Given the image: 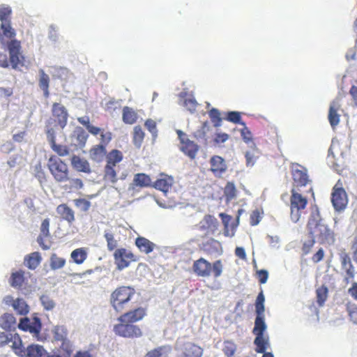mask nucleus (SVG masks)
I'll use <instances>...</instances> for the list:
<instances>
[{
  "instance_id": "1",
  "label": "nucleus",
  "mask_w": 357,
  "mask_h": 357,
  "mask_svg": "<svg viewBox=\"0 0 357 357\" xmlns=\"http://www.w3.org/2000/svg\"><path fill=\"white\" fill-rule=\"evenodd\" d=\"M147 314L146 307H139L120 315L113 331L115 335L127 339H137L143 336L142 328L135 323L142 321Z\"/></svg>"
},
{
  "instance_id": "2",
  "label": "nucleus",
  "mask_w": 357,
  "mask_h": 357,
  "mask_svg": "<svg viewBox=\"0 0 357 357\" xmlns=\"http://www.w3.org/2000/svg\"><path fill=\"white\" fill-rule=\"evenodd\" d=\"M17 32L12 23L7 22L0 24V45L8 50L12 68L17 69L25 66V56L22 50L21 41L16 38Z\"/></svg>"
},
{
  "instance_id": "3",
  "label": "nucleus",
  "mask_w": 357,
  "mask_h": 357,
  "mask_svg": "<svg viewBox=\"0 0 357 357\" xmlns=\"http://www.w3.org/2000/svg\"><path fill=\"white\" fill-rule=\"evenodd\" d=\"M47 167L56 183H65L63 185L65 190L73 192L84 187L83 181L79 178H72L68 164L56 155L50 156Z\"/></svg>"
},
{
  "instance_id": "4",
  "label": "nucleus",
  "mask_w": 357,
  "mask_h": 357,
  "mask_svg": "<svg viewBox=\"0 0 357 357\" xmlns=\"http://www.w3.org/2000/svg\"><path fill=\"white\" fill-rule=\"evenodd\" d=\"M307 230L308 236L317 238L321 244H331L335 241L334 232L324 223L317 206L311 208Z\"/></svg>"
},
{
  "instance_id": "5",
  "label": "nucleus",
  "mask_w": 357,
  "mask_h": 357,
  "mask_svg": "<svg viewBox=\"0 0 357 357\" xmlns=\"http://www.w3.org/2000/svg\"><path fill=\"white\" fill-rule=\"evenodd\" d=\"M123 159V153L118 149H112L108 152L105 159L106 164L104 167L103 179L105 182L112 184L116 183L119 179L123 180L126 177V174H121L118 176L119 172V163Z\"/></svg>"
},
{
  "instance_id": "6",
  "label": "nucleus",
  "mask_w": 357,
  "mask_h": 357,
  "mask_svg": "<svg viewBox=\"0 0 357 357\" xmlns=\"http://www.w3.org/2000/svg\"><path fill=\"white\" fill-rule=\"evenodd\" d=\"M192 271L197 277L208 278L213 275L214 278L221 276L223 271V264L220 259L216 260L213 263L203 257L194 261Z\"/></svg>"
},
{
  "instance_id": "7",
  "label": "nucleus",
  "mask_w": 357,
  "mask_h": 357,
  "mask_svg": "<svg viewBox=\"0 0 357 357\" xmlns=\"http://www.w3.org/2000/svg\"><path fill=\"white\" fill-rule=\"evenodd\" d=\"M68 113L61 103L54 102L52 106V116L45 123V133L56 132L57 128L63 129L67 125Z\"/></svg>"
},
{
  "instance_id": "8",
  "label": "nucleus",
  "mask_w": 357,
  "mask_h": 357,
  "mask_svg": "<svg viewBox=\"0 0 357 357\" xmlns=\"http://www.w3.org/2000/svg\"><path fill=\"white\" fill-rule=\"evenodd\" d=\"M266 328L264 314H257L252 330V333L255 335L254 344L256 346L255 351L257 353H264L269 347L268 337L264 335Z\"/></svg>"
},
{
  "instance_id": "9",
  "label": "nucleus",
  "mask_w": 357,
  "mask_h": 357,
  "mask_svg": "<svg viewBox=\"0 0 357 357\" xmlns=\"http://www.w3.org/2000/svg\"><path fill=\"white\" fill-rule=\"evenodd\" d=\"M135 294V290L126 286L117 287L110 296V304L117 312H121L126 308V305Z\"/></svg>"
},
{
  "instance_id": "10",
  "label": "nucleus",
  "mask_w": 357,
  "mask_h": 357,
  "mask_svg": "<svg viewBox=\"0 0 357 357\" xmlns=\"http://www.w3.org/2000/svg\"><path fill=\"white\" fill-rule=\"evenodd\" d=\"M307 204V198L303 197L295 188H292L290 197V217L294 222H297L300 220L303 211L306 208Z\"/></svg>"
},
{
  "instance_id": "11",
  "label": "nucleus",
  "mask_w": 357,
  "mask_h": 357,
  "mask_svg": "<svg viewBox=\"0 0 357 357\" xmlns=\"http://www.w3.org/2000/svg\"><path fill=\"white\" fill-rule=\"evenodd\" d=\"M176 133L180 141V150L189 158L194 160L199 151V146L188 139L187 135L182 130H177Z\"/></svg>"
},
{
  "instance_id": "12",
  "label": "nucleus",
  "mask_w": 357,
  "mask_h": 357,
  "mask_svg": "<svg viewBox=\"0 0 357 357\" xmlns=\"http://www.w3.org/2000/svg\"><path fill=\"white\" fill-rule=\"evenodd\" d=\"M114 259L117 269L120 271L128 267L131 262L137 261L135 255L124 248L114 251Z\"/></svg>"
},
{
  "instance_id": "13",
  "label": "nucleus",
  "mask_w": 357,
  "mask_h": 357,
  "mask_svg": "<svg viewBox=\"0 0 357 357\" xmlns=\"http://www.w3.org/2000/svg\"><path fill=\"white\" fill-rule=\"evenodd\" d=\"M291 176L293 179V188L305 186L310 181L307 175V169L298 164L291 167Z\"/></svg>"
},
{
  "instance_id": "14",
  "label": "nucleus",
  "mask_w": 357,
  "mask_h": 357,
  "mask_svg": "<svg viewBox=\"0 0 357 357\" xmlns=\"http://www.w3.org/2000/svg\"><path fill=\"white\" fill-rule=\"evenodd\" d=\"M18 328L23 331L29 332L33 336L38 337L40 333L42 324L38 317H33L32 320L26 317L20 319Z\"/></svg>"
},
{
  "instance_id": "15",
  "label": "nucleus",
  "mask_w": 357,
  "mask_h": 357,
  "mask_svg": "<svg viewBox=\"0 0 357 357\" xmlns=\"http://www.w3.org/2000/svg\"><path fill=\"white\" fill-rule=\"evenodd\" d=\"M210 171L215 177L221 178L227 170V165L223 158L220 155H213L210 160Z\"/></svg>"
},
{
  "instance_id": "16",
  "label": "nucleus",
  "mask_w": 357,
  "mask_h": 357,
  "mask_svg": "<svg viewBox=\"0 0 357 357\" xmlns=\"http://www.w3.org/2000/svg\"><path fill=\"white\" fill-rule=\"evenodd\" d=\"M331 202L335 210L340 211L345 208L347 204V196L342 188H333Z\"/></svg>"
},
{
  "instance_id": "17",
  "label": "nucleus",
  "mask_w": 357,
  "mask_h": 357,
  "mask_svg": "<svg viewBox=\"0 0 357 357\" xmlns=\"http://www.w3.org/2000/svg\"><path fill=\"white\" fill-rule=\"evenodd\" d=\"M47 141L52 150L57 154L58 157H65L69 155L70 149L67 145L59 144L56 142V132L46 133Z\"/></svg>"
},
{
  "instance_id": "18",
  "label": "nucleus",
  "mask_w": 357,
  "mask_h": 357,
  "mask_svg": "<svg viewBox=\"0 0 357 357\" xmlns=\"http://www.w3.org/2000/svg\"><path fill=\"white\" fill-rule=\"evenodd\" d=\"M201 249L205 253L211 255H220L222 253V247L221 243L214 238H210L205 242H203Z\"/></svg>"
},
{
  "instance_id": "19",
  "label": "nucleus",
  "mask_w": 357,
  "mask_h": 357,
  "mask_svg": "<svg viewBox=\"0 0 357 357\" xmlns=\"http://www.w3.org/2000/svg\"><path fill=\"white\" fill-rule=\"evenodd\" d=\"M108 152L104 145L96 144L89 151L90 159L96 162L100 163L107 158Z\"/></svg>"
},
{
  "instance_id": "20",
  "label": "nucleus",
  "mask_w": 357,
  "mask_h": 357,
  "mask_svg": "<svg viewBox=\"0 0 357 357\" xmlns=\"http://www.w3.org/2000/svg\"><path fill=\"white\" fill-rule=\"evenodd\" d=\"M71 165L73 167L79 172L86 174H90L91 169L89 162L84 158H81L79 156L74 155L71 158Z\"/></svg>"
},
{
  "instance_id": "21",
  "label": "nucleus",
  "mask_w": 357,
  "mask_h": 357,
  "mask_svg": "<svg viewBox=\"0 0 357 357\" xmlns=\"http://www.w3.org/2000/svg\"><path fill=\"white\" fill-rule=\"evenodd\" d=\"M10 342L12 343L10 347L16 355L20 357H24L26 356L25 349L22 345L21 337L18 334H10L9 343Z\"/></svg>"
},
{
  "instance_id": "22",
  "label": "nucleus",
  "mask_w": 357,
  "mask_h": 357,
  "mask_svg": "<svg viewBox=\"0 0 357 357\" xmlns=\"http://www.w3.org/2000/svg\"><path fill=\"white\" fill-rule=\"evenodd\" d=\"M340 105L337 101H333L329 107L328 119L333 128L337 126L340 121V115L337 113Z\"/></svg>"
},
{
  "instance_id": "23",
  "label": "nucleus",
  "mask_w": 357,
  "mask_h": 357,
  "mask_svg": "<svg viewBox=\"0 0 357 357\" xmlns=\"http://www.w3.org/2000/svg\"><path fill=\"white\" fill-rule=\"evenodd\" d=\"M56 210L60 217L63 220L67 221L69 224H72L75 221L74 211L67 204H59L56 207Z\"/></svg>"
},
{
  "instance_id": "24",
  "label": "nucleus",
  "mask_w": 357,
  "mask_h": 357,
  "mask_svg": "<svg viewBox=\"0 0 357 357\" xmlns=\"http://www.w3.org/2000/svg\"><path fill=\"white\" fill-rule=\"evenodd\" d=\"M42 257L39 252H33L24 257V265L31 270H35L41 263Z\"/></svg>"
},
{
  "instance_id": "25",
  "label": "nucleus",
  "mask_w": 357,
  "mask_h": 357,
  "mask_svg": "<svg viewBox=\"0 0 357 357\" xmlns=\"http://www.w3.org/2000/svg\"><path fill=\"white\" fill-rule=\"evenodd\" d=\"M202 349L200 347L192 342H187L184 344L183 357H202Z\"/></svg>"
},
{
  "instance_id": "26",
  "label": "nucleus",
  "mask_w": 357,
  "mask_h": 357,
  "mask_svg": "<svg viewBox=\"0 0 357 357\" xmlns=\"http://www.w3.org/2000/svg\"><path fill=\"white\" fill-rule=\"evenodd\" d=\"M135 245L142 252L149 254L155 248V244L144 237H137L135 239Z\"/></svg>"
},
{
  "instance_id": "27",
  "label": "nucleus",
  "mask_w": 357,
  "mask_h": 357,
  "mask_svg": "<svg viewBox=\"0 0 357 357\" xmlns=\"http://www.w3.org/2000/svg\"><path fill=\"white\" fill-rule=\"evenodd\" d=\"M40 78L38 80V85L40 89L43 91L45 98H48L50 96L49 86H50V77L45 72L40 69L39 70Z\"/></svg>"
},
{
  "instance_id": "28",
  "label": "nucleus",
  "mask_w": 357,
  "mask_h": 357,
  "mask_svg": "<svg viewBox=\"0 0 357 357\" xmlns=\"http://www.w3.org/2000/svg\"><path fill=\"white\" fill-rule=\"evenodd\" d=\"M132 184L136 187H149L151 186V179L149 175L144 173H138L134 176Z\"/></svg>"
},
{
  "instance_id": "29",
  "label": "nucleus",
  "mask_w": 357,
  "mask_h": 357,
  "mask_svg": "<svg viewBox=\"0 0 357 357\" xmlns=\"http://www.w3.org/2000/svg\"><path fill=\"white\" fill-rule=\"evenodd\" d=\"M15 324L16 319L11 314L5 313L0 317V326L6 331L15 328Z\"/></svg>"
},
{
  "instance_id": "30",
  "label": "nucleus",
  "mask_w": 357,
  "mask_h": 357,
  "mask_svg": "<svg viewBox=\"0 0 357 357\" xmlns=\"http://www.w3.org/2000/svg\"><path fill=\"white\" fill-rule=\"evenodd\" d=\"M200 224L202 229L213 231L217 229L218 221L214 216L206 215Z\"/></svg>"
},
{
  "instance_id": "31",
  "label": "nucleus",
  "mask_w": 357,
  "mask_h": 357,
  "mask_svg": "<svg viewBox=\"0 0 357 357\" xmlns=\"http://www.w3.org/2000/svg\"><path fill=\"white\" fill-rule=\"evenodd\" d=\"M122 119L125 123L133 124L137 119V114L132 108L126 106L123 108Z\"/></svg>"
},
{
  "instance_id": "32",
  "label": "nucleus",
  "mask_w": 357,
  "mask_h": 357,
  "mask_svg": "<svg viewBox=\"0 0 357 357\" xmlns=\"http://www.w3.org/2000/svg\"><path fill=\"white\" fill-rule=\"evenodd\" d=\"M223 192L227 202L235 199L237 195V189L234 182L228 181L223 189Z\"/></svg>"
},
{
  "instance_id": "33",
  "label": "nucleus",
  "mask_w": 357,
  "mask_h": 357,
  "mask_svg": "<svg viewBox=\"0 0 357 357\" xmlns=\"http://www.w3.org/2000/svg\"><path fill=\"white\" fill-rule=\"evenodd\" d=\"M24 282V271L20 270L11 274L10 284L15 288H20Z\"/></svg>"
},
{
  "instance_id": "34",
  "label": "nucleus",
  "mask_w": 357,
  "mask_h": 357,
  "mask_svg": "<svg viewBox=\"0 0 357 357\" xmlns=\"http://www.w3.org/2000/svg\"><path fill=\"white\" fill-rule=\"evenodd\" d=\"M70 257L75 264H81L87 258L86 250L84 248H77L71 252Z\"/></svg>"
},
{
  "instance_id": "35",
  "label": "nucleus",
  "mask_w": 357,
  "mask_h": 357,
  "mask_svg": "<svg viewBox=\"0 0 357 357\" xmlns=\"http://www.w3.org/2000/svg\"><path fill=\"white\" fill-rule=\"evenodd\" d=\"M72 137L75 139L77 145L84 146L88 139V135L83 128L78 127L73 131Z\"/></svg>"
},
{
  "instance_id": "36",
  "label": "nucleus",
  "mask_w": 357,
  "mask_h": 357,
  "mask_svg": "<svg viewBox=\"0 0 357 357\" xmlns=\"http://www.w3.org/2000/svg\"><path fill=\"white\" fill-rule=\"evenodd\" d=\"M153 186L157 190L167 192L172 186V180L169 178H159L154 182Z\"/></svg>"
},
{
  "instance_id": "37",
  "label": "nucleus",
  "mask_w": 357,
  "mask_h": 357,
  "mask_svg": "<svg viewBox=\"0 0 357 357\" xmlns=\"http://www.w3.org/2000/svg\"><path fill=\"white\" fill-rule=\"evenodd\" d=\"M104 237L107 241V247L109 251H115L118 247V241L111 231H105Z\"/></svg>"
},
{
  "instance_id": "38",
  "label": "nucleus",
  "mask_w": 357,
  "mask_h": 357,
  "mask_svg": "<svg viewBox=\"0 0 357 357\" xmlns=\"http://www.w3.org/2000/svg\"><path fill=\"white\" fill-rule=\"evenodd\" d=\"M12 9L11 8L5 4L0 6V21L1 24L4 22H11Z\"/></svg>"
},
{
  "instance_id": "39",
  "label": "nucleus",
  "mask_w": 357,
  "mask_h": 357,
  "mask_svg": "<svg viewBox=\"0 0 357 357\" xmlns=\"http://www.w3.org/2000/svg\"><path fill=\"white\" fill-rule=\"evenodd\" d=\"M26 351V356L27 357H41L44 351L43 347L37 344L29 345Z\"/></svg>"
},
{
  "instance_id": "40",
  "label": "nucleus",
  "mask_w": 357,
  "mask_h": 357,
  "mask_svg": "<svg viewBox=\"0 0 357 357\" xmlns=\"http://www.w3.org/2000/svg\"><path fill=\"white\" fill-rule=\"evenodd\" d=\"M13 306L15 310L20 314L24 315L29 312V306L23 299H16L14 301Z\"/></svg>"
},
{
  "instance_id": "41",
  "label": "nucleus",
  "mask_w": 357,
  "mask_h": 357,
  "mask_svg": "<svg viewBox=\"0 0 357 357\" xmlns=\"http://www.w3.org/2000/svg\"><path fill=\"white\" fill-rule=\"evenodd\" d=\"M53 335L56 341H63L67 337V329L63 326H56L53 329Z\"/></svg>"
},
{
  "instance_id": "42",
  "label": "nucleus",
  "mask_w": 357,
  "mask_h": 357,
  "mask_svg": "<svg viewBox=\"0 0 357 357\" xmlns=\"http://www.w3.org/2000/svg\"><path fill=\"white\" fill-rule=\"evenodd\" d=\"M208 130V126L207 123H204L201 127L197 129L196 131L193 132V136L197 140H204V142L207 141V132Z\"/></svg>"
},
{
  "instance_id": "43",
  "label": "nucleus",
  "mask_w": 357,
  "mask_h": 357,
  "mask_svg": "<svg viewBox=\"0 0 357 357\" xmlns=\"http://www.w3.org/2000/svg\"><path fill=\"white\" fill-rule=\"evenodd\" d=\"M208 116L214 126V127H220L222 123V118L220 111L216 108H212L208 112Z\"/></svg>"
},
{
  "instance_id": "44",
  "label": "nucleus",
  "mask_w": 357,
  "mask_h": 357,
  "mask_svg": "<svg viewBox=\"0 0 357 357\" xmlns=\"http://www.w3.org/2000/svg\"><path fill=\"white\" fill-rule=\"evenodd\" d=\"M144 135L145 134L142 128L139 126H135L133 130V143L136 146H140L144 140Z\"/></svg>"
},
{
  "instance_id": "45",
  "label": "nucleus",
  "mask_w": 357,
  "mask_h": 357,
  "mask_svg": "<svg viewBox=\"0 0 357 357\" xmlns=\"http://www.w3.org/2000/svg\"><path fill=\"white\" fill-rule=\"evenodd\" d=\"M66 264V259L58 257L56 254H52L50 258V266L52 269L56 270L61 268Z\"/></svg>"
},
{
  "instance_id": "46",
  "label": "nucleus",
  "mask_w": 357,
  "mask_h": 357,
  "mask_svg": "<svg viewBox=\"0 0 357 357\" xmlns=\"http://www.w3.org/2000/svg\"><path fill=\"white\" fill-rule=\"evenodd\" d=\"M236 350V346L231 340H225L223 343L222 351L227 357H232Z\"/></svg>"
},
{
  "instance_id": "47",
  "label": "nucleus",
  "mask_w": 357,
  "mask_h": 357,
  "mask_svg": "<svg viewBox=\"0 0 357 357\" xmlns=\"http://www.w3.org/2000/svg\"><path fill=\"white\" fill-rule=\"evenodd\" d=\"M264 301L265 298L263 291H261L256 299L255 302V312L257 314H264Z\"/></svg>"
},
{
  "instance_id": "48",
  "label": "nucleus",
  "mask_w": 357,
  "mask_h": 357,
  "mask_svg": "<svg viewBox=\"0 0 357 357\" xmlns=\"http://www.w3.org/2000/svg\"><path fill=\"white\" fill-rule=\"evenodd\" d=\"M317 303L321 305L327 298L328 289L324 286H321L316 291Z\"/></svg>"
},
{
  "instance_id": "49",
  "label": "nucleus",
  "mask_w": 357,
  "mask_h": 357,
  "mask_svg": "<svg viewBox=\"0 0 357 357\" xmlns=\"http://www.w3.org/2000/svg\"><path fill=\"white\" fill-rule=\"evenodd\" d=\"M263 211L259 209H255L252 211L250 216V224L252 226L257 225L262 218Z\"/></svg>"
},
{
  "instance_id": "50",
  "label": "nucleus",
  "mask_w": 357,
  "mask_h": 357,
  "mask_svg": "<svg viewBox=\"0 0 357 357\" xmlns=\"http://www.w3.org/2000/svg\"><path fill=\"white\" fill-rule=\"evenodd\" d=\"M183 105L191 113L196 111L198 103L194 98L190 97L185 98Z\"/></svg>"
},
{
  "instance_id": "51",
  "label": "nucleus",
  "mask_w": 357,
  "mask_h": 357,
  "mask_svg": "<svg viewBox=\"0 0 357 357\" xmlns=\"http://www.w3.org/2000/svg\"><path fill=\"white\" fill-rule=\"evenodd\" d=\"M226 119L230 122L241 123V125L245 126V123L241 122V113L238 112H229L227 114Z\"/></svg>"
},
{
  "instance_id": "52",
  "label": "nucleus",
  "mask_w": 357,
  "mask_h": 357,
  "mask_svg": "<svg viewBox=\"0 0 357 357\" xmlns=\"http://www.w3.org/2000/svg\"><path fill=\"white\" fill-rule=\"evenodd\" d=\"M74 203L77 208L84 212L87 211L91 206V202L84 198L76 199L74 200Z\"/></svg>"
},
{
  "instance_id": "53",
  "label": "nucleus",
  "mask_w": 357,
  "mask_h": 357,
  "mask_svg": "<svg viewBox=\"0 0 357 357\" xmlns=\"http://www.w3.org/2000/svg\"><path fill=\"white\" fill-rule=\"evenodd\" d=\"M342 268L345 271L344 281L346 284H349L354 278L355 268L353 265Z\"/></svg>"
},
{
  "instance_id": "54",
  "label": "nucleus",
  "mask_w": 357,
  "mask_h": 357,
  "mask_svg": "<svg viewBox=\"0 0 357 357\" xmlns=\"http://www.w3.org/2000/svg\"><path fill=\"white\" fill-rule=\"evenodd\" d=\"M309 238H310V239H308L307 241H305L303 243L301 250H302L303 255L309 254L311 252L312 248H313V246L315 244V238H314L313 237H309Z\"/></svg>"
},
{
  "instance_id": "55",
  "label": "nucleus",
  "mask_w": 357,
  "mask_h": 357,
  "mask_svg": "<svg viewBox=\"0 0 357 357\" xmlns=\"http://www.w3.org/2000/svg\"><path fill=\"white\" fill-rule=\"evenodd\" d=\"M100 143L99 145H104L105 147L109 144L112 139V134L111 132H105L104 130L100 133Z\"/></svg>"
},
{
  "instance_id": "56",
  "label": "nucleus",
  "mask_w": 357,
  "mask_h": 357,
  "mask_svg": "<svg viewBox=\"0 0 357 357\" xmlns=\"http://www.w3.org/2000/svg\"><path fill=\"white\" fill-rule=\"evenodd\" d=\"M42 305L47 310H51L54 307V302L47 295L40 297Z\"/></svg>"
},
{
  "instance_id": "57",
  "label": "nucleus",
  "mask_w": 357,
  "mask_h": 357,
  "mask_svg": "<svg viewBox=\"0 0 357 357\" xmlns=\"http://www.w3.org/2000/svg\"><path fill=\"white\" fill-rule=\"evenodd\" d=\"M243 126V128L241 130V135L242 137L243 140L246 144L252 142V135L251 131L249 130L248 127L245 126V125Z\"/></svg>"
},
{
  "instance_id": "58",
  "label": "nucleus",
  "mask_w": 357,
  "mask_h": 357,
  "mask_svg": "<svg viewBox=\"0 0 357 357\" xmlns=\"http://www.w3.org/2000/svg\"><path fill=\"white\" fill-rule=\"evenodd\" d=\"M164 347H159L148 351L144 357H162L163 355Z\"/></svg>"
},
{
  "instance_id": "59",
  "label": "nucleus",
  "mask_w": 357,
  "mask_h": 357,
  "mask_svg": "<svg viewBox=\"0 0 357 357\" xmlns=\"http://www.w3.org/2000/svg\"><path fill=\"white\" fill-rule=\"evenodd\" d=\"M46 236H50V219L45 218L43 220L40 225V234Z\"/></svg>"
},
{
  "instance_id": "60",
  "label": "nucleus",
  "mask_w": 357,
  "mask_h": 357,
  "mask_svg": "<svg viewBox=\"0 0 357 357\" xmlns=\"http://www.w3.org/2000/svg\"><path fill=\"white\" fill-rule=\"evenodd\" d=\"M144 125L147 130L153 135H155L157 134V126L155 121L149 119L145 121Z\"/></svg>"
},
{
  "instance_id": "61",
  "label": "nucleus",
  "mask_w": 357,
  "mask_h": 357,
  "mask_svg": "<svg viewBox=\"0 0 357 357\" xmlns=\"http://www.w3.org/2000/svg\"><path fill=\"white\" fill-rule=\"evenodd\" d=\"M229 138V135L227 133L220 132L216 133L213 139V142L216 144H220L225 142Z\"/></svg>"
},
{
  "instance_id": "62",
  "label": "nucleus",
  "mask_w": 357,
  "mask_h": 357,
  "mask_svg": "<svg viewBox=\"0 0 357 357\" xmlns=\"http://www.w3.org/2000/svg\"><path fill=\"white\" fill-rule=\"evenodd\" d=\"M10 65V57L8 58L5 53L0 52V67L6 68H8Z\"/></svg>"
},
{
  "instance_id": "63",
  "label": "nucleus",
  "mask_w": 357,
  "mask_h": 357,
  "mask_svg": "<svg viewBox=\"0 0 357 357\" xmlns=\"http://www.w3.org/2000/svg\"><path fill=\"white\" fill-rule=\"evenodd\" d=\"M324 257V250L323 248H319L316 253L312 257V261L314 263H318L321 261Z\"/></svg>"
},
{
  "instance_id": "64",
  "label": "nucleus",
  "mask_w": 357,
  "mask_h": 357,
  "mask_svg": "<svg viewBox=\"0 0 357 357\" xmlns=\"http://www.w3.org/2000/svg\"><path fill=\"white\" fill-rule=\"evenodd\" d=\"M349 94L351 96L352 101L356 107H357V86L353 85L349 90Z\"/></svg>"
}]
</instances>
